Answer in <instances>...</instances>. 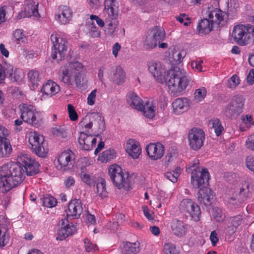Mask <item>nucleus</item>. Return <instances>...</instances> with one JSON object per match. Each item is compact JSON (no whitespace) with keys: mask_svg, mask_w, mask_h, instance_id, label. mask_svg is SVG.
<instances>
[{"mask_svg":"<svg viewBox=\"0 0 254 254\" xmlns=\"http://www.w3.org/2000/svg\"><path fill=\"white\" fill-rule=\"evenodd\" d=\"M67 110L70 120L72 121H76L78 119V115L74 107L71 104H68Z\"/></svg>","mask_w":254,"mask_h":254,"instance_id":"51","label":"nucleus"},{"mask_svg":"<svg viewBox=\"0 0 254 254\" xmlns=\"http://www.w3.org/2000/svg\"><path fill=\"white\" fill-rule=\"evenodd\" d=\"M38 3L33 0H25L24 10L19 13L18 16H40L38 10Z\"/></svg>","mask_w":254,"mask_h":254,"instance_id":"19","label":"nucleus"},{"mask_svg":"<svg viewBox=\"0 0 254 254\" xmlns=\"http://www.w3.org/2000/svg\"><path fill=\"white\" fill-rule=\"evenodd\" d=\"M9 78L12 82H17L21 79V76L19 74V71L17 69H15L13 72L11 76Z\"/></svg>","mask_w":254,"mask_h":254,"instance_id":"60","label":"nucleus"},{"mask_svg":"<svg viewBox=\"0 0 254 254\" xmlns=\"http://www.w3.org/2000/svg\"><path fill=\"white\" fill-rule=\"evenodd\" d=\"M109 175L114 184L119 189L124 188L128 190L130 187L129 175L124 173L121 167L117 165L110 166Z\"/></svg>","mask_w":254,"mask_h":254,"instance_id":"4","label":"nucleus"},{"mask_svg":"<svg viewBox=\"0 0 254 254\" xmlns=\"http://www.w3.org/2000/svg\"><path fill=\"white\" fill-rule=\"evenodd\" d=\"M51 40L53 43L51 56L53 60L58 62L65 59L67 55L68 43L63 38H58L56 34H53L51 36Z\"/></svg>","mask_w":254,"mask_h":254,"instance_id":"6","label":"nucleus"},{"mask_svg":"<svg viewBox=\"0 0 254 254\" xmlns=\"http://www.w3.org/2000/svg\"><path fill=\"white\" fill-rule=\"evenodd\" d=\"M83 211L81 201L74 199L70 200L68 204V209L66 210L67 216L73 218H78Z\"/></svg>","mask_w":254,"mask_h":254,"instance_id":"18","label":"nucleus"},{"mask_svg":"<svg viewBox=\"0 0 254 254\" xmlns=\"http://www.w3.org/2000/svg\"><path fill=\"white\" fill-rule=\"evenodd\" d=\"M210 240L211 242L212 245L215 246L218 241V238L217 237V234L215 231H213L210 236Z\"/></svg>","mask_w":254,"mask_h":254,"instance_id":"62","label":"nucleus"},{"mask_svg":"<svg viewBox=\"0 0 254 254\" xmlns=\"http://www.w3.org/2000/svg\"><path fill=\"white\" fill-rule=\"evenodd\" d=\"M90 34L91 37L94 38L99 37L100 36V32L98 28L95 26L93 22L91 24Z\"/></svg>","mask_w":254,"mask_h":254,"instance_id":"56","label":"nucleus"},{"mask_svg":"<svg viewBox=\"0 0 254 254\" xmlns=\"http://www.w3.org/2000/svg\"><path fill=\"white\" fill-rule=\"evenodd\" d=\"M243 220V217L240 215L230 217L228 219L230 226L226 229V234L229 235L233 234L237 228L242 224Z\"/></svg>","mask_w":254,"mask_h":254,"instance_id":"23","label":"nucleus"},{"mask_svg":"<svg viewBox=\"0 0 254 254\" xmlns=\"http://www.w3.org/2000/svg\"><path fill=\"white\" fill-rule=\"evenodd\" d=\"M169 59L174 64H178L182 61L183 58L180 52L174 49L169 55Z\"/></svg>","mask_w":254,"mask_h":254,"instance_id":"44","label":"nucleus"},{"mask_svg":"<svg viewBox=\"0 0 254 254\" xmlns=\"http://www.w3.org/2000/svg\"><path fill=\"white\" fill-rule=\"evenodd\" d=\"M245 100L242 95L234 96L224 107V115L229 119H236L243 112Z\"/></svg>","mask_w":254,"mask_h":254,"instance_id":"5","label":"nucleus"},{"mask_svg":"<svg viewBox=\"0 0 254 254\" xmlns=\"http://www.w3.org/2000/svg\"><path fill=\"white\" fill-rule=\"evenodd\" d=\"M83 68L82 64L78 62L70 63L67 67L61 69L59 74V79L68 86L74 84L72 76L80 74V70Z\"/></svg>","mask_w":254,"mask_h":254,"instance_id":"9","label":"nucleus"},{"mask_svg":"<svg viewBox=\"0 0 254 254\" xmlns=\"http://www.w3.org/2000/svg\"><path fill=\"white\" fill-rule=\"evenodd\" d=\"M13 38L16 41H21L23 42V39L24 37V35L23 34V31L22 29H16L13 32Z\"/></svg>","mask_w":254,"mask_h":254,"instance_id":"55","label":"nucleus"},{"mask_svg":"<svg viewBox=\"0 0 254 254\" xmlns=\"http://www.w3.org/2000/svg\"><path fill=\"white\" fill-rule=\"evenodd\" d=\"M213 191L209 188L203 187L197 193V199L200 204L205 206H210L212 203L214 197Z\"/></svg>","mask_w":254,"mask_h":254,"instance_id":"17","label":"nucleus"},{"mask_svg":"<svg viewBox=\"0 0 254 254\" xmlns=\"http://www.w3.org/2000/svg\"><path fill=\"white\" fill-rule=\"evenodd\" d=\"M180 209L184 213L187 219L190 218L195 221L200 219L201 211L199 206L191 199L189 198L184 199L180 204Z\"/></svg>","mask_w":254,"mask_h":254,"instance_id":"11","label":"nucleus"},{"mask_svg":"<svg viewBox=\"0 0 254 254\" xmlns=\"http://www.w3.org/2000/svg\"><path fill=\"white\" fill-rule=\"evenodd\" d=\"M3 66L4 72L5 73V77L7 76L9 77L12 76L13 71V66L9 64L5 63Z\"/></svg>","mask_w":254,"mask_h":254,"instance_id":"53","label":"nucleus"},{"mask_svg":"<svg viewBox=\"0 0 254 254\" xmlns=\"http://www.w3.org/2000/svg\"><path fill=\"white\" fill-rule=\"evenodd\" d=\"M29 79L33 85H37L40 81L39 72L37 70H31L28 73Z\"/></svg>","mask_w":254,"mask_h":254,"instance_id":"46","label":"nucleus"},{"mask_svg":"<svg viewBox=\"0 0 254 254\" xmlns=\"http://www.w3.org/2000/svg\"><path fill=\"white\" fill-rule=\"evenodd\" d=\"M126 150L128 155L134 159L138 158L141 152L138 142L133 139L127 140Z\"/></svg>","mask_w":254,"mask_h":254,"instance_id":"22","label":"nucleus"},{"mask_svg":"<svg viewBox=\"0 0 254 254\" xmlns=\"http://www.w3.org/2000/svg\"><path fill=\"white\" fill-rule=\"evenodd\" d=\"M147 154L152 160H156L160 159L164 155V146L160 143H151L146 147Z\"/></svg>","mask_w":254,"mask_h":254,"instance_id":"16","label":"nucleus"},{"mask_svg":"<svg viewBox=\"0 0 254 254\" xmlns=\"http://www.w3.org/2000/svg\"><path fill=\"white\" fill-rule=\"evenodd\" d=\"M148 66L149 71L156 81L161 83L166 82L171 93L174 96H179L189 84L186 71L179 67L170 69L166 74V70L159 62L150 61Z\"/></svg>","mask_w":254,"mask_h":254,"instance_id":"2","label":"nucleus"},{"mask_svg":"<svg viewBox=\"0 0 254 254\" xmlns=\"http://www.w3.org/2000/svg\"><path fill=\"white\" fill-rule=\"evenodd\" d=\"M142 209L144 215L148 220H152L154 219L153 216V213L152 211H149L147 206H143Z\"/></svg>","mask_w":254,"mask_h":254,"instance_id":"61","label":"nucleus"},{"mask_svg":"<svg viewBox=\"0 0 254 254\" xmlns=\"http://www.w3.org/2000/svg\"><path fill=\"white\" fill-rule=\"evenodd\" d=\"M127 102L131 107L142 112L145 117L151 119L155 116L154 107L152 103L147 101L144 105L142 99L135 93L128 95Z\"/></svg>","mask_w":254,"mask_h":254,"instance_id":"7","label":"nucleus"},{"mask_svg":"<svg viewBox=\"0 0 254 254\" xmlns=\"http://www.w3.org/2000/svg\"><path fill=\"white\" fill-rule=\"evenodd\" d=\"M190 100L188 98H178L172 103L174 113L180 114L187 111L190 107Z\"/></svg>","mask_w":254,"mask_h":254,"instance_id":"21","label":"nucleus"},{"mask_svg":"<svg viewBox=\"0 0 254 254\" xmlns=\"http://www.w3.org/2000/svg\"><path fill=\"white\" fill-rule=\"evenodd\" d=\"M73 78L74 79L73 80L74 82L75 83L76 86L79 88H85L87 86V80L84 77L82 74L80 73L79 74H75L72 76V78Z\"/></svg>","mask_w":254,"mask_h":254,"instance_id":"39","label":"nucleus"},{"mask_svg":"<svg viewBox=\"0 0 254 254\" xmlns=\"http://www.w3.org/2000/svg\"><path fill=\"white\" fill-rule=\"evenodd\" d=\"M92 138V135H88L84 132H80L78 142L85 150L92 149V145L91 144Z\"/></svg>","mask_w":254,"mask_h":254,"instance_id":"32","label":"nucleus"},{"mask_svg":"<svg viewBox=\"0 0 254 254\" xmlns=\"http://www.w3.org/2000/svg\"><path fill=\"white\" fill-rule=\"evenodd\" d=\"M212 215L214 219L219 222H223L225 218V215L222 209L217 207L213 209Z\"/></svg>","mask_w":254,"mask_h":254,"instance_id":"45","label":"nucleus"},{"mask_svg":"<svg viewBox=\"0 0 254 254\" xmlns=\"http://www.w3.org/2000/svg\"><path fill=\"white\" fill-rule=\"evenodd\" d=\"M232 37L240 46H245L254 41V27L250 24H239L234 27Z\"/></svg>","mask_w":254,"mask_h":254,"instance_id":"3","label":"nucleus"},{"mask_svg":"<svg viewBox=\"0 0 254 254\" xmlns=\"http://www.w3.org/2000/svg\"><path fill=\"white\" fill-rule=\"evenodd\" d=\"M96 187L94 188V191L97 194L102 198L107 196L108 192L106 189V181L104 179H100V181L96 182Z\"/></svg>","mask_w":254,"mask_h":254,"instance_id":"34","label":"nucleus"},{"mask_svg":"<svg viewBox=\"0 0 254 254\" xmlns=\"http://www.w3.org/2000/svg\"><path fill=\"white\" fill-rule=\"evenodd\" d=\"M76 231L74 225H71L70 227L61 228L58 230L56 239L63 241L68 237L72 235Z\"/></svg>","mask_w":254,"mask_h":254,"instance_id":"33","label":"nucleus"},{"mask_svg":"<svg viewBox=\"0 0 254 254\" xmlns=\"http://www.w3.org/2000/svg\"><path fill=\"white\" fill-rule=\"evenodd\" d=\"M53 133L58 137L64 138L67 136V132L62 127H56L53 128Z\"/></svg>","mask_w":254,"mask_h":254,"instance_id":"49","label":"nucleus"},{"mask_svg":"<svg viewBox=\"0 0 254 254\" xmlns=\"http://www.w3.org/2000/svg\"><path fill=\"white\" fill-rule=\"evenodd\" d=\"M72 152L70 150L63 152L58 158L59 169L66 171L72 169L74 164V161L72 159Z\"/></svg>","mask_w":254,"mask_h":254,"instance_id":"15","label":"nucleus"},{"mask_svg":"<svg viewBox=\"0 0 254 254\" xmlns=\"http://www.w3.org/2000/svg\"><path fill=\"white\" fill-rule=\"evenodd\" d=\"M163 250L165 254H179V252L175 246L171 243L165 244Z\"/></svg>","mask_w":254,"mask_h":254,"instance_id":"48","label":"nucleus"},{"mask_svg":"<svg viewBox=\"0 0 254 254\" xmlns=\"http://www.w3.org/2000/svg\"><path fill=\"white\" fill-rule=\"evenodd\" d=\"M41 200L42 201L43 205L44 206L49 208L55 206L57 203L56 199L53 196L49 195H46L44 196L41 198Z\"/></svg>","mask_w":254,"mask_h":254,"instance_id":"41","label":"nucleus"},{"mask_svg":"<svg viewBox=\"0 0 254 254\" xmlns=\"http://www.w3.org/2000/svg\"><path fill=\"white\" fill-rule=\"evenodd\" d=\"M158 42L153 38L148 33L143 42V47L147 50H152L155 48Z\"/></svg>","mask_w":254,"mask_h":254,"instance_id":"36","label":"nucleus"},{"mask_svg":"<svg viewBox=\"0 0 254 254\" xmlns=\"http://www.w3.org/2000/svg\"><path fill=\"white\" fill-rule=\"evenodd\" d=\"M125 77V73L121 66H116L112 67L110 74V78L114 83L120 84L123 82Z\"/></svg>","mask_w":254,"mask_h":254,"instance_id":"24","label":"nucleus"},{"mask_svg":"<svg viewBox=\"0 0 254 254\" xmlns=\"http://www.w3.org/2000/svg\"><path fill=\"white\" fill-rule=\"evenodd\" d=\"M206 93V89L204 87L197 89L194 94L195 101L196 102H199L202 101L205 97Z\"/></svg>","mask_w":254,"mask_h":254,"instance_id":"43","label":"nucleus"},{"mask_svg":"<svg viewBox=\"0 0 254 254\" xmlns=\"http://www.w3.org/2000/svg\"><path fill=\"white\" fill-rule=\"evenodd\" d=\"M202 13L206 16H222L223 12L219 8L212 4H208L206 7L203 8Z\"/></svg>","mask_w":254,"mask_h":254,"instance_id":"35","label":"nucleus"},{"mask_svg":"<svg viewBox=\"0 0 254 254\" xmlns=\"http://www.w3.org/2000/svg\"><path fill=\"white\" fill-rule=\"evenodd\" d=\"M239 83V78L236 74H235L228 80V86L230 88H235Z\"/></svg>","mask_w":254,"mask_h":254,"instance_id":"52","label":"nucleus"},{"mask_svg":"<svg viewBox=\"0 0 254 254\" xmlns=\"http://www.w3.org/2000/svg\"><path fill=\"white\" fill-rule=\"evenodd\" d=\"M72 224L71 223L69 224L68 219L66 218L62 219L61 221H60L59 223L60 229L66 227H70V226Z\"/></svg>","mask_w":254,"mask_h":254,"instance_id":"63","label":"nucleus"},{"mask_svg":"<svg viewBox=\"0 0 254 254\" xmlns=\"http://www.w3.org/2000/svg\"><path fill=\"white\" fill-rule=\"evenodd\" d=\"M79 175L81 181L88 186L90 187L95 184L96 182L95 177L88 174V171L85 166H82L80 167Z\"/></svg>","mask_w":254,"mask_h":254,"instance_id":"30","label":"nucleus"},{"mask_svg":"<svg viewBox=\"0 0 254 254\" xmlns=\"http://www.w3.org/2000/svg\"><path fill=\"white\" fill-rule=\"evenodd\" d=\"M41 91L46 95L52 96L60 91V87L56 82L49 80L43 85Z\"/></svg>","mask_w":254,"mask_h":254,"instance_id":"27","label":"nucleus"},{"mask_svg":"<svg viewBox=\"0 0 254 254\" xmlns=\"http://www.w3.org/2000/svg\"><path fill=\"white\" fill-rule=\"evenodd\" d=\"M105 10L108 16H118L119 3L117 0H105Z\"/></svg>","mask_w":254,"mask_h":254,"instance_id":"28","label":"nucleus"},{"mask_svg":"<svg viewBox=\"0 0 254 254\" xmlns=\"http://www.w3.org/2000/svg\"><path fill=\"white\" fill-rule=\"evenodd\" d=\"M116 156V152L114 149H108L103 151L99 156L100 160L103 162L111 161Z\"/></svg>","mask_w":254,"mask_h":254,"instance_id":"40","label":"nucleus"},{"mask_svg":"<svg viewBox=\"0 0 254 254\" xmlns=\"http://www.w3.org/2000/svg\"><path fill=\"white\" fill-rule=\"evenodd\" d=\"M180 174V168L177 167L174 171L166 172L164 175V177L171 182L175 183L177 182Z\"/></svg>","mask_w":254,"mask_h":254,"instance_id":"42","label":"nucleus"},{"mask_svg":"<svg viewBox=\"0 0 254 254\" xmlns=\"http://www.w3.org/2000/svg\"><path fill=\"white\" fill-rule=\"evenodd\" d=\"M191 168V183L194 188L198 189L202 185H208L209 179V174L206 169H203L201 171L200 168L197 167V169Z\"/></svg>","mask_w":254,"mask_h":254,"instance_id":"13","label":"nucleus"},{"mask_svg":"<svg viewBox=\"0 0 254 254\" xmlns=\"http://www.w3.org/2000/svg\"><path fill=\"white\" fill-rule=\"evenodd\" d=\"M94 118H95V121L97 122L98 124V133L94 135V136L98 137L100 136V134L102 133L105 129V120L104 117L101 116L99 113L96 114Z\"/></svg>","mask_w":254,"mask_h":254,"instance_id":"38","label":"nucleus"},{"mask_svg":"<svg viewBox=\"0 0 254 254\" xmlns=\"http://www.w3.org/2000/svg\"><path fill=\"white\" fill-rule=\"evenodd\" d=\"M171 229L174 234L179 237L185 235L187 231V228L184 223L182 221L177 220L172 222Z\"/></svg>","mask_w":254,"mask_h":254,"instance_id":"29","label":"nucleus"},{"mask_svg":"<svg viewBox=\"0 0 254 254\" xmlns=\"http://www.w3.org/2000/svg\"><path fill=\"white\" fill-rule=\"evenodd\" d=\"M205 133L199 128L193 127L188 133V140L190 148L195 151L198 150L203 145Z\"/></svg>","mask_w":254,"mask_h":254,"instance_id":"12","label":"nucleus"},{"mask_svg":"<svg viewBox=\"0 0 254 254\" xmlns=\"http://www.w3.org/2000/svg\"><path fill=\"white\" fill-rule=\"evenodd\" d=\"M96 91V89H94L88 95L87 98V103L88 105H93L94 104Z\"/></svg>","mask_w":254,"mask_h":254,"instance_id":"59","label":"nucleus"},{"mask_svg":"<svg viewBox=\"0 0 254 254\" xmlns=\"http://www.w3.org/2000/svg\"><path fill=\"white\" fill-rule=\"evenodd\" d=\"M109 17V19L105 20V23L108 27L109 34L112 35L115 31L119 22L115 17Z\"/></svg>","mask_w":254,"mask_h":254,"instance_id":"37","label":"nucleus"},{"mask_svg":"<svg viewBox=\"0 0 254 254\" xmlns=\"http://www.w3.org/2000/svg\"><path fill=\"white\" fill-rule=\"evenodd\" d=\"M213 128L217 136H219L223 130V127L219 120H215L213 123Z\"/></svg>","mask_w":254,"mask_h":254,"instance_id":"50","label":"nucleus"},{"mask_svg":"<svg viewBox=\"0 0 254 254\" xmlns=\"http://www.w3.org/2000/svg\"><path fill=\"white\" fill-rule=\"evenodd\" d=\"M246 146L248 149L254 150V136L253 135L249 136L246 142Z\"/></svg>","mask_w":254,"mask_h":254,"instance_id":"58","label":"nucleus"},{"mask_svg":"<svg viewBox=\"0 0 254 254\" xmlns=\"http://www.w3.org/2000/svg\"><path fill=\"white\" fill-rule=\"evenodd\" d=\"M214 17L204 18L198 23L196 30L198 34H207L212 30L214 25H219L224 20V17H215L216 20H214Z\"/></svg>","mask_w":254,"mask_h":254,"instance_id":"14","label":"nucleus"},{"mask_svg":"<svg viewBox=\"0 0 254 254\" xmlns=\"http://www.w3.org/2000/svg\"><path fill=\"white\" fill-rule=\"evenodd\" d=\"M40 164L27 154L18 156L17 163H8L0 167V191H9L20 185L25 178V174L33 176L39 173Z\"/></svg>","mask_w":254,"mask_h":254,"instance_id":"1","label":"nucleus"},{"mask_svg":"<svg viewBox=\"0 0 254 254\" xmlns=\"http://www.w3.org/2000/svg\"><path fill=\"white\" fill-rule=\"evenodd\" d=\"M251 194L248 185L241 188L239 193L235 197L229 200V203L233 205H239L244 202Z\"/></svg>","mask_w":254,"mask_h":254,"instance_id":"20","label":"nucleus"},{"mask_svg":"<svg viewBox=\"0 0 254 254\" xmlns=\"http://www.w3.org/2000/svg\"><path fill=\"white\" fill-rule=\"evenodd\" d=\"M20 118L23 121L34 127H38L41 124L40 113L36 110L33 105L23 104L20 108Z\"/></svg>","mask_w":254,"mask_h":254,"instance_id":"8","label":"nucleus"},{"mask_svg":"<svg viewBox=\"0 0 254 254\" xmlns=\"http://www.w3.org/2000/svg\"><path fill=\"white\" fill-rule=\"evenodd\" d=\"M12 152V148L9 139L0 137V158L8 157Z\"/></svg>","mask_w":254,"mask_h":254,"instance_id":"25","label":"nucleus"},{"mask_svg":"<svg viewBox=\"0 0 254 254\" xmlns=\"http://www.w3.org/2000/svg\"><path fill=\"white\" fill-rule=\"evenodd\" d=\"M247 167L254 172V156H248L246 159Z\"/></svg>","mask_w":254,"mask_h":254,"instance_id":"54","label":"nucleus"},{"mask_svg":"<svg viewBox=\"0 0 254 254\" xmlns=\"http://www.w3.org/2000/svg\"><path fill=\"white\" fill-rule=\"evenodd\" d=\"M247 82L251 84H253L254 83V69H252L247 76Z\"/></svg>","mask_w":254,"mask_h":254,"instance_id":"64","label":"nucleus"},{"mask_svg":"<svg viewBox=\"0 0 254 254\" xmlns=\"http://www.w3.org/2000/svg\"><path fill=\"white\" fill-rule=\"evenodd\" d=\"M140 251V243L126 242L123 247V254H137Z\"/></svg>","mask_w":254,"mask_h":254,"instance_id":"31","label":"nucleus"},{"mask_svg":"<svg viewBox=\"0 0 254 254\" xmlns=\"http://www.w3.org/2000/svg\"><path fill=\"white\" fill-rule=\"evenodd\" d=\"M85 248L87 252H90L95 251L96 245L92 244L88 239L84 240Z\"/></svg>","mask_w":254,"mask_h":254,"instance_id":"57","label":"nucleus"},{"mask_svg":"<svg viewBox=\"0 0 254 254\" xmlns=\"http://www.w3.org/2000/svg\"><path fill=\"white\" fill-rule=\"evenodd\" d=\"M147 33L159 44L165 38V32L164 28L160 26H155L150 28Z\"/></svg>","mask_w":254,"mask_h":254,"instance_id":"26","label":"nucleus"},{"mask_svg":"<svg viewBox=\"0 0 254 254\" xmlns=\"http://www.w3.org/2000/svg\"><path fill=\"white\" fill-rule=\"evenodd\" d=\"M29 142L32 151L39 157L44 158L47 156L48 149L43 136H40L36 132L29 134Z\"/></svg>","mask_w":254,"mask_h":254,"instance_id":"10","label":"nucleus"},{"mask_svg":"<svg viewBox=\"0 0 254 254\" xmlns=\"http://www.w3.org/2000/svg\"><path fill=\"white\" fill-rule=\"evenodd\" d=\"M58 15L57 16L71 15L72 14V9L67 5H60L58 9Z\"/></svg>","mask_w":254,"mask_h":254,"instance_id":"47","label":"nucleus"}]
</instances>
